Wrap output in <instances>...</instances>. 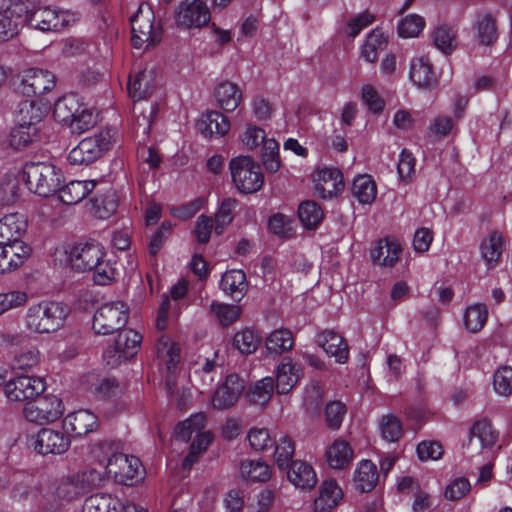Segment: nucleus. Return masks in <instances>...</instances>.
<instances>
[{
  "instance_id": "obj_1",
  "label": "nucleus",
  "mask_w": 512,
  "mask_h": 512,
  "mask_svg": "<svg viewBox=\"0 0 512 512\" xmlns=\"http://www.w3.org/2000/svg\"><path fill=\"white\" fill-rule=\"evenodd\" d=\"M92 454L105 469V474L119 483L133 485L143 478V467L139 458L116 452L111 441H99L93 446Z\"/></svg>"
},
{
  "instance_id": "obj_2",
  "label": "nucleus",
  "mask_w": 512,
  "mask_h": 512,
  "mask_svg": "<svg viewBox=\"0 0 512 512\" xmlns=\"http://www.w3.org/2000/svg\"><path fill=\"white\" fill-rule=\"evenodd\" d=\"M67 316L68 309L63 303L42 300L27 308L23 324L30 333L53 334L64 327Z\"/></svg>"
},
{
  "instance_id": "obj_3",
  "label": "nucleus",
  "mask_w": 512,
  "mask_h": 512,
  "mask_svg": "<svg viewBox=\"0 0 512 512\" xmlns=\"http://www.w3.org/2000/svg\"><path fill=\"white\" fill-rule=\"evenodd\" d=\"M157 357L166 366L168 375L165 385L167 393L174 397L179 408H185L192 400L188 388H179L176 382V372L181 360L180 347L170 337L162 335L156 345Z\"/></svg>"
},
{
  "instance_id": "obj_4",
  "label": "nucleus",
  "mask_w": 512,
  "mask_h": 512,
  "mask_svg": "<svg viewBox=\"0 0 512 512\" xmlns=\"http://www.w3.org/2000/svg\"><path fill=\"white\" fill-rule=\"evenodd\" d=\"M105 256V248L95 241L63 245L55 251L56 260L64 262L77 272H90Z\"/></svg>"
},
{
  "instance_id": "obj_5",
  "label": "nucleus",
  "mask_w": 512,
  "mask_h": 512,
  "mask_svg": "<svg viewBox=\"0 0 512 512\" xmlns=\"http://www.w3.org/2000/svg\"><path fill=\"white\" fill-rule=\"evenodd\" d=\"M62 177V171L50 162H30L23 168V179L28 189L42 197L56 192Z\"/></svg>"
},
{
  "instance_id": "obj_6",
  "label": "nucleus",
  "mask_w": 512,
  "mask_h": 512,
  "mask_svg": "<svg viewBox=\"0 0 512 512\" xmlns=\"http://www.w3.org/2000/svg\"><path fill=\"white\" fill-rule=\"evenodd\" d=\"M115 135V130L106 128L82 139L70 150L67 156L68 162L71 165H89L93 163L112 147Z\"/></svg>"
},
{
  "instance_id": "obj_7",
  "label": "nucleus",
  "mask_w": 512,
  "mask_h": 512,
  "mask_svg": "<svg viewBox=\"0 0 512 512\" xmlns=\"http://www.w3.org/2000/svg\"><path fill=\"white\" fill-rule=\"evenodd\" d=\"M129 319V306L122 300H111L97 307L92 318V329L99 335H110L122 329Z\"/></svg>"
},
{
  "instance_id": "obj_8",
  "label": "nucleus",
  "mask_w": 512,
  "mask_h": 512,
  "mask_svg": "<svg viewBox=\"0 0 512 512\" xmlns=\"http://www.w3.org/2000/svg\"><path fill=\"white\" fill-rule=\"evenodd\" d=\"M69 434L62 427H42L27 438V445L41 456H59L65 454L71 447Z\"/></svg>"
},
{
  "instance_id": "obj_9",
  "label": "nucleus",
  "mask_w": 512,
  "mask_h": 512,
  "mask_svg": "<svg viewBox=\"0 0 512 512\" xmlns=\"http://www.w3.org/2000/svg\"><path fill=\"white\" fill-rule=\"evenodd\" d=\"M232 181L241 193H255L264 183L260 165L250 156L232 158L229 164Z\"/></svg>"
},
{
  "instance_id": "obj_10",
  "label": "nucleus",
  "mask_w": 512,
  "mask_h": 512,
  "mask_svg": "<svg viewBox=\"0 0 512 512\" xmlns=\"http://www.w3.org/2000/svg\"><path fill=\"white\" fill-rule=\"evenodd\" d=\"M79 20V14L53 6L37 7L27 24L42 32L62 31Z\"/></svg>"
},
{
  "instance_id": "obj_11",
  "label": "nucleus",
  "mask_w": 512,
  "mask_h": 512,
  "mask_svg": "<svg viewBox=\"0 0 512 512\" xmlns=\"http://www.w3.org/2000/svg\"><path fill=\"white\" fill-rule=\"evenodd\" d=\"M65 412L62 399L56 395L38 396L33 401L26 402L24 418L35 424L48 425L58 421Z\"/></svg>"
},
{
  "instance_id": "obj_12",
  "label": "nucleus",
  "mask_w": 512,
  "mask_h": 512,
  "mask_svg": "<svg viewBox=\"0 0 512 512\" xmlns=\"http://www.w3.org/2000/svg\"><path fill=\"white\" fill-rule=\"evenodd\" d=\"M132 45L140 49L159 41L160 33L154 26V14L149 5L142 3L131 17Z\"/></svg>"
},
{
  "instance_id": "obj_13",
  "label": "nucleus",
  "mask_w": 512,
  "mask_h": 512,
  "mask_svg": "<svg viewBox=\"0 0 512 512\" xmlns=\"http://www.w3.org/2000/svg\"><path fill=\"white\" fill-rule=\"evenodd\" d=\"M142 340L143 335L139 331L131 328L124 329L119 332L114 344L106 348L103 357L108 365L117 366L137 354Z\"/></svg>"
},
{
  "instance_id": "obj_14",
  "label": "nucleus",
  "mask_w": 512,
  "mask_h": 512,
  "mask_svg": "<svg viewBox=\"0 0 512 512\" xmlns=\"http://www.w3.org/2000/svg\"><path fill=\"white\" fill-rule=\"evenodd\" d=\"M245 389V380L236 373L226 375L211 395L213 409L223 411L235 406Z\"/></svg>"
},
{
  "instance_id": "obj_15",
  "label": "nucleus",
  "mask_w": 512,
  "mask_h": 512,
  "mask_svg": "<svg viewBox=\"0 0 512 512\" xmlns=\"http://www.w3.org/2000/svg\"><path fill=\"white\" fill-rule=\"evenodd\" d=\"M103 481V474L96 469H88L63 478L58 485L57 495L71 500L87 489L98 486Z\"/></svg>"
},
{
  "instance_id": "obj_16",
  "label": "nucleus",
  "mask_w": 512,
  "mask_h": 512,
  "mask_svg": "<svg viewBox=\"0 0 512 512\" xmlns=\"http://www.w3.org/2000/svg\"><path fill=\"white\" fill-rule=\"evenodd\" d=\"M55 85V76L50 71L32 68L21 73L16 90L25 97H38L50 92Z\"/></svg>"
},
{
  "instance_id": "obj_17",
  "label": "nucleus",
  "mask_w": 512,
  "mask_h": 512,
  "mask_svg": "<svg viewBox=\"0 0 512 512\" xmlns=\"http://www.w3.org/2000/svg\"><path fill=\"white\" fill-rule=\"evenodd\" d=\"M45 389L46 385L43 378L23 375L10 379L6 383L4 391L9 401L29 402L40 396Z\"/></svg>"
},
{
  "instance_id": "obj_18",
  "label": "nucleus",
  "mask_w": 512,
  "mask_h": 512,
  "mask_svg": "<svg viewBox=\"0 0 512 512\" xmlns=\"http://www.w3.org/2000/svg\"><path fill=\"white\" fill-rule=\"evenodd\" d=\"M315 193L322 199L337 197L344 190L342 172L335 167L320 166L312 175Z\"/></svg>"
},
{
  "instance_id": "obj_19",
  "label": "nucleus",
  "mask_w": 512,
  "mask_h": 512,
  "mask_svg": "<svg viewBox=\"0 0 512 512\" xmlns=\"http://www.w3.org/2000/svg\"><path fill=\"white\" fill-rule=\"evenodd\" d=\"M210 17L209 8L201 0H182L175 13L176 24L183 29L201 28Z\"/></svg>"
},
{
  "instance_id": "obj_20",
  "label": "nucleus",
  "mask_w": 512,
  "mask_h": 512,
  "mask_svg": "<svg viewBox=\"0 0 512 512\" xmlns=\"http://www.w3.org/2000/svg\"><path fill=\"white\" fill-rule=\"evenodd\" d=\"M61 427L67 431L72 440L73 437H84L96 431L99 420L96 414L86 409H79L68 413L61 421Z\"/></svg>"
},
{
  "instance_id": "obj_21",
  "label": "nucleus",
  "mask_w": 512,
  "mask_h": 512,
  "mask_svg": "<svg viewBox=\"0 0 512 512\" xmlns=\"http://www.w3.org/2000/svg\"><path fill=\"white\" fill-rule=\"evenodd\" d=\"M471 30L480 45H493L499 37L497 14L489 10L477 11L472 20Z\"/></svg>"
},
{
  "instance_id": "obj_22",
  "label": "nucleus",
  "mask_w": 512,
  "mask_h": 512,
  "mask_svg": "<svg viewBox=\"0 0 512 512\" xmlns=\"http://www.w3.org/2000/svg\"><path fill=\"white\" fill-rule=\"evenodd\" d=\"M301 364L291 357H284L275 368V383L278 394L289 393L302 378Z\"/></svg>"
},
{
  "instance_id": "obj_23",
  "label": "nucleus",
  "mask_w": 512,
  "mask_h": 512,
  "mask_svg": "<svg viewBox=\"0 0 512 512\" xmlns=\"http://www.w3.org/2000/svg\"><path fill=\"white\" fill-rule=\"evenodd\" d=\"M498 433L487 420L476 421L469 430L468 450L489 452L496 445Z\"/></svg>"
},
{
  "instance_id": "obj_24",
  "label": "nucleus",
  "mask_w": 512,
  "mask_h": 512,
  "mask_svg": "<svg viewBox=\"0 0 512 512\" xmlns=\"http://www.w3.org/2000/svg\"><path fill=\"white\" fill-rule=\"evenodd\" d=\"M409 78L417 88L425 90L432 89L438 80L432 63L428 57L423 55L412 58Z\"/></svg>"
},
{
  "instance_id": "obj_25",
  "label": "nucleus",
  "mask_w": 512,
  "mask_h": 512,
  "mask_svg": "<svg viewBox=\"0 0 512 512\" xmlns=\"http://www.w3.org/2000/svg\"><path fill=\"white\" fill-rule=\"evenodd\" d=\"M30 247L25 242L0 244V274L17 270L29 257Z\"/></svg>"
},
{
  "instance_id": "obj_26",
  "label": "nucleus",
  "mask_w": 512,
  "mask_h": 512,
  "mask_svg": "<svg viewBox=\"0 0 512 512\" xmlns=\"http://www.w3.org/2000/svg\"><path fill=\"white\" fill-rule=\"evenodd\" d=\"M231 128L227 116L218 111L203 113L197 122V130L205 138H221L228 134Z\"/></svg>"
},
{
  "instance_id": "obj_27",
  "label": "nucleus",
  "mask_w": 512,
  "mask_h": 512,
  "mask_svg": "<svg viewBox=\"0 0 512 512\" xmlns=\"http://www.w3.org/2000/svg\"><path fill=\"white\" fill-rule=\"evenodd\" d=\"M157 88L156 72L153 69H144L130 75L128 80V93L134 101L148 98Z\"/></svg>"
},
{
  "instance_id": "obj_28",
  "label": "nucleus",
  "mask_w": 512,
  "mask_h": 512,
  "mask_svg": "<svg viewBox=\"0 0 512 512\" xmlns=\"http://www.w3.org/2000/svg\"><path fill=\"white\" fill-rule=\"evenodd\" d=\"M27 229V221L20 213H10L0 219V244H16L23 242L22 237Z\"/></svg>"
},
{
  "instance_id": "obj_29",
  "label": "nucleus",
  "mask_w": 512,
  "mask_h": 512,
  "mask_svg": "<svg viewBox=\"0 0 512 512\" xmlns=\"http://www.w3.org/2000/svg\"><path fill=\"white\" fill-rule=\"evenodd\" d=\"M316 342L328 356L334 357L337 363L344 364L347 362L349 349L341 335L326 330L316 336Z\"/></svg>"
},
{
  "instance_id": "obj_30",
  "label": "nucleus",
  "mask_w": 512,
  "mask_h": 512,
  "mask_svg": "<svg viewBox=\"0 0 512 512\" xmlns=\"http://www.w3.org/2000/svg\"><path fill=\"white\" fill-rule=\"evenodd\" d=\"M402 252L401 244L393 238H385L376 242L370 251V256L374 264L383 267L394 266Z\"/></svg>"
},
{
  "instance_id": "obj_31",
  "label": "nucleus",
  "mask_w": 512,
  "mask_h": 512,
  "mask_svg": "<svg viewBox=\"0 0 512 512\" xmlns=\"http://www.w3.org/2000/svg\"><path fill=\"white\" fill-rule=\"evenodd\" d=\"M50 106L41 100L23 101L19 103L15 114V123L39 127L48 114Z\"/></svg>"
},
{
  "instance_id": "obj_32",
  "label": "nucleus",
  "mask_w": 512,
  "mask_h": 512,
  "mask_svg": "<svg viewBox=\"0 0 512 512\" xmlns=\"http://www.w3.org/2000/svg\"><path fill=\"white\" fill-rule=\"evenodd\" d=\"M343 499V490L334 479L323 481L314 501L315 512H332Z\"/></svg>"
},
{
  "instance_id": "obj_33",
  "label": "nucleus",
  "mask_w": 512,
  "mask_h": 512,
  "mask_svg": "<svg viewBox=\"0 0 512 512\" xmlns=\"http://www.w3.org/2000/svg\"><path fill=\"white\" fill-rule=\"evenodd\" d=\"M287 479L295 488L307 491L316 485L317 474L309 463L295 460L289 466Z\"/></svg>"
},
{
  "instance_id": "obj_34",
  "label": "nucleus",
  "mask_w": 512,
  "mask_h": 512,
  "mask_svg": "<svg viewBox=\"0 0 512 512\" xmlns=\"http://www.w3.org/2000/svg\"><path fill=\"white\" fill-rule=\"evenodd\" d=\"M353 457L354 451L352 447L343 439H336L325 451L327 465L335 470H342L348 467Z\"/></svg>"
},
{
  "instance_id": "obj_35",
  "label": "nucleus",
  "mask_w": 512,
  "mask_h": 512,
  "mask_svg": "<svg viewBox=\"0 0 512 512\" xmlns=\"http://www.w3.org/2000/svg\"><path fill=\"white\" fill-rule=\"evenodd\" d=\"M129 505L111 494L97 493L85 500L83 512H124Z\"/></svg>"
},
{
  "instance_id": "obj_36",
  "label": "nucleus",
  "mask_w": 512,
  "mask_h": 512,
  "mask_svg": "<svg viewBox=\"0 0 512 512\" xmlns=\"http://www.w3.org/2000/svg\"><path fill=\"white\" fill-rule=\"evenodd\" d=\"M351 193L359 204L371 205L377 197V184L371 175L359 174L353 179Z\"/></svg>"
},
{
  "instance_id": "obj_37",
  "label": "nucleus",
  "mask_w": 512,
  "mask_h": 512,
  "mask_svg": "<svg viewBox=\"0 0 512 512\" xmlns=\"http://www.w3.org/2000/svg\"><path fill=\"white\" fill-rule=\"evenodd\" d=\"M217 105L226 112L235 111L242 101V91L237 84L224 81L215 90Z\"/></svg>"
},
{
  "instance_id": "obj_38",
  "label": "nucleus",
  "mask_w": 512,
  "mask_h": 512,
  "mask_svg": "<svg viewBox=\"0 0 512 512\" xmlns=\"http://www.w3.org/2000/svg\"><path fill=\"white\" fill-rule=\"evenodd\" d=\"M96 186L95 180H72L59 190V199L67 205L83 200Z\"/></svg>"
},
{
  "instance_id": "obj_39",
  "label": "nucleus",
  "mask_w": 512,
  "mask_h": 512,
  "mask_svg": "<svg viewBox=\"0 0 512 512\" xmlns=\"http://www.w3.org/2000/svg\"><path fill=\"white\" fill-rule=\"evenodd\" d=\"M503 237L499 232H492L483 239L480 245V254L488 269L495 268L503 252Z\"/></svg>"
},
{
  "instance_id": "obj_40",
  "label": "nucleus",
  "mask_w": 512,
  "mask_h": 512,
  "mask_svg": "<svg viewBox=\"0 0 512 512\" xmlns=\"http://www.w3.org/2000/svg\"><path fill=\"white\" fill-rule=\"evenodd\" d=\"M293 346L294 338L291 331L283 327L274 329L265 338V348L269 355L280 356Z\"/></svg>"
},
{
  "instance_id": "obj_41",
  "label": "nucleus",
  "mask_w": 512,
  "mask_h": 512,
  "mask_svg": "<svg viewBox=\"0 0 512 512\" xmlns=\"http://www.w3.org/2000/svg\"><path fill=\"white\" fill-rule=\"evenodd\" d=\"M378 478L377 466L370 460H362L355 469L353 482L361 492H369L376 486Z\"/></svg>"
},
{
  "instance_id": "obj_42",
  "label": "nucleus",
  "mask_w": 512,
  "mask_h": 512,
  "mask_svg": "<svg viewBox=\"0 0 512 512\" xmlns=\"http://www.w3.org/2000/svg\"><path fill=\"white\" fill-rule=\"evenodd\" d=\"M220 287L233 299L240 300L248 289L245 273L238 269L226 271L222 276Z\"/></svg>"
},
{
  "instance_id": "obj_43",
  "label": "nucleus",
  "mask_w": 512,
  "mask_h": 512,
  "mask_svg": "<svg viewBox=\"0 0 512 512\" xmlns=\"http://www.w3.org/2000/svg\"><path fill=\"white\" fill-rule=\"evenodd\" d=\"M40 3L41 0H0V9L6 8L23 25L30 20Z\"/></svg>"
},
{
  "instance_id": "obj_44",
  "label": "nucleus",
  "mask_w": 512,
  "mask_h": 512,
  "mask_svg": "<svg viewBox=\"0 0 512 512\" xmlns=\"http://www.w3.org/2000/svg\"><path fill=\"white\" fill-rule=\"evenodd\" d=\"M431 39L435 47L448 55L457 47V32L448 24H439L431 31Z\"/></svg>"
},
{
  "instance_id": "obj_45",
  "label": "nucleus",
  "mask_w": 512,
  "mask_h": 512,
  "mask_svg": "<svg viewBox=\"0 0 512 512\" xmlns=\"http://www.w3.org/2000/svg\"><path fill=\"white\" fill-rule=\"evenodd\" d=\"M72 113V119L63 124L69 127L72 133L82 134L95 126L96 116L87 104H82L80 109H75Z\"/></svg>"
},
{
  "instance_id": "obj_46",
  "label": "nucleus",
  "mask_w": 512,
  "mask_h": 512,
  "mask_svg": "<svg viewBox=\"0 0 512 512\" xmlns=\"http://www.w3.org/2000/svg\"><path fill=\"white\" fill-rule=\"evenodd\" d=\"M488 319V309L483 303L469 305L463 314V323L467 331L477 333L483 329Z\"/></svg>"
},
{
  "instance_id": "obj_47",
  "label": "nucleus",
  "mask_w": 512,
  "mask_h": 512,
  "mask_svg": "<svg viewBox=\"0 0 512 512\" xmlns=\"http://www.w3.org/2000/svg\"><path fill=\"white\" fill-rule=\"evenodd\" d=\"M240 475L253 482H267L272 476L270 466L262 460H244L240 464Z\"/></svg>"
},
{
  "instance_id": "obj_48",
  "label": "nucleus",
  "mask_w": 512,
  "mask_h": 512,
  "mask_svg": "<svg viewBox=\"0 0 512 512\" xmlns=\"http://www.w3.org/2000/svg\"><path fill=\"white\" fill-rule=\"evenodd\" d=\"M82 104H84V102L78 95L73 93L66 94L56 100L53 116L57 122L63 125L65 121L72 119V112L75 111V109H80Z\"/></svg>"
},
{
  "instance_id": "obj_49",
  "label": "nucleus",
  "mask_w": 512,
  "mask_h": 512,
  "mask_svg": "<svg viewBox=\"0 0 512 512\" xmlns=\"http://www.w3.org/2000/svg\"><path fill=\"white\" fill-rule=\"evenodd\" d=\"M261 343V336L257 330L245 327L237 331L233 337V346L242 354L254 353Z\"/></svg>"
},
{
  "instance_id": "obj_50",
  "label": "nucleus",
  "mask_w": 512,
  "mask_h": 512,
  "mask_svg": "<svg viewBox=\"0 0 512 512\" xmlns=\"http://www.w3.org/2000/svg\"><path fill=\"white\" fill-rule=\"evenodd\" d=\"M274 443L276 444L273 453L274 462L280 470L287 469L293 462L294 443L286 434H281L278 439L274 440Z\"/></svg>"
},
{
  "instance_id": "obj_51",
  "label": "nucleus",
  "mask_w": 512,
  "mask_h": 512,
  "mask_svg": "<svg viewBox=\"0 0 512 512\" xmlns=\"http://www.w3.org/2000/svg\"><path fill=\"white\" fill-rule=\"evenodd\" d=\"M238 201L235 198L227 197L219 202L215 214L214 231L216 234H222L224 230L232 223Z\"/></svg>"
},
{
  "instance_id": "obj_52",
  "label": "nucleus",
  "mask_w": 512,
  "mask_h": 512,
  "mask_svg": "<svg viewBox=\"0 0 512 512\" xmlns=\"http://www.w3.org/2000/svg\"><path fill=\"white\" fill-rule=\"evenodd\" d=\"M298 216L306 229L315 230L324 218V212L314 201H304L298 208Z\"/></svg>"
},
{
  "instance_id": "obj_53",
  "label": "nucleus",
  "mask_w": 512,
  "mask_h": 512,
  "mask_svg": "<svg viewBox=\"0 0 512 512\" xmlns=\"http://www.w3.org/2000/svg\"><path fill=\"white\" fill-rule=\"evenodd\" d=\"M274 389V379L270 376L255 382L248 390V400L258 406L264 407L270 400Z\"/></svg>"
},
{
  "instance_id": "obj_54",
  "label": "nucleus",
  "mask_w": 512,
  "mask_h": 512,
  "mask_svg": "<svg viewBox=\"0 0 512 512\" xmlns=\"http://www.w3.org/2000/svg\"><path fill=\"white\" fill-rule=\"evenodd\" d=\"M90 272H93V281L97 285H109L118 276L117 263L107 255L103 257Z\"/></svg>"
},
{
  "instance_id": "obj_55",
  "label": "nucleus",
  "mask_w": 512,
  "mask_h": 512,
  "mask_svg": "<svg viewBox=\"0 0 512 512\" xmlns=\"http://www.w3.org/2000/svg\"><path fill=\"white\" fill-rule=\"evenodd\" d=\"M206 423V415L203 412L192 414L188 419L180 422L175 428L177 439L187 442L195 433L201 432Z\"/></svg>"
},
{
  "instance_id": "obj_56",
  "label": "nucleus",
  "mask_w": 512,
  "mask_h": 512,
  "mask_svg": "<svg viewBox=\"0 0 512 512\" xmlns=\"http://www.w3.org/2000/svg\"><path fill=\"white\" fill-rule=\"evenodd\" d=\"M118 207V198L114 191H109L102 196L92 199V213L99 219H107L112 216Z\"/></svg>"
},
{
  "instance_id": "obj_57",
  "label": "nucleus",
  "mask_w": 512,
  "mask_h": 512,
  "mask_svg": "<svg viewBox=\"0 0 512 512\" xmlns=\"http://www.w3.org/2000/svg\"><path fill=\"white\" fill-rule=\"evenodd\" d=\"M426 26L425 19L418 14H409L397 23V33L401 38H417Z\"/></svg>"
},
{
  "instance_id": "obj_58",
  "label": "nucleus",
  "mask_w": 512,
  "mask_h": 512,
  "mask_svg": "<svg viewBox=\"0 0 512 512\" xmlns=\"http://www.w3.org/2000/svg\"><path fill=\"white\" fill-rule=\"evenodd\" d=\"M41 356V352L37 347L22 348L15 354L12 368L22 371L32 370L40 364Z\"/></svg>"
},
{
  "instance_id": "obj_59",
  "label": "nucleus",
  "mask_w": 512,
  "mask_h": 512,
  "mask_svg": "<svg viewBox=\"0 0 512 512\" xmlns=\"http://www.w3.org/2000/svg\"><path fill=\"white\" fill-rule=\"evenodd\" d=\"M40 128L22 123H16L10 134V144L15 149H22L32 143Z\"/></svg>"
},
{
  "instance_id": "obj_60",
  "label": "nucleus",
  "mask_w": 512,
  "mask_h": 512,
  "mask_svg": "<svg viewBox=\"0 0 512 512\" xmlns=\"http://www.w3.org/2000/svg\"><path fill=\"white\" fill-rule=\"evenodd\" d=\"M211 313L222 326H229L241 316V308L238 305L226 304L217 301L211 303Z\"/></svg>"
},
{
  "instance_id": "obj_61",
  "label": "nucleus",
  "mask_w": 512,
  "mask_h": 512,
  "mask_svg": "<svg viewBox=\"0 0 512 512\" xmlns=\"http://www.w3.org/2000/svg\"><path fill=\"white\" fill-rule=\"evenodd\" d=\"M387 39L379 30H373L368 36L362 47L361 54L363 58L370 63L376 61L379 52L385 49Z\"/></svg>"
},
{
  "instance_id": "obj_62",
  "label": "nucleus",
  "mask_w": 512,
  "mask_h": 512,
  "mask_svg": "<svg viewBox=\"0 0 512 512\" xmlns=\"http://www.w3.org/2000/svg\"><path fill=\"white\" fill-rule=\"evenodd\" d=\"M28 293L24 290L11 289L0 292V316L10 310L23 307L28 302Z\"/></svg>"
},
{
  "instance_id": "obj_63",
  "label": "nucleus",
  "mask_w": 512,
  "mask_h": 512,
  "mask_svg": "<svg viewBox=\"0 0 512 512\" xmlns=\"http://www.w3.org/2000/svg\"><path fill=\"white\" fill-rule=\"evenodd\" d=\"M379 429L382 438L390 443L398 441L402 435V423L393 414L382 416L379 421Z\"/></svg>"
},
{
  "instance_id": "obj_64",
  "label": "nucleus",
  "mask_w": 512,
  "mask_h": 512,
  "mask_svg": "<svg viewBox=\"0 0 512 512\" xmlns=\"http://www.w3.org/2000/svg\"><path fill=\"white\" fill-rule=\"evenodd\" d=\"M250 447L255 451H266L272 447L273 438L267 428L253 427L247 433Z\"/></svg>"
}]
</instances>
